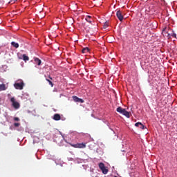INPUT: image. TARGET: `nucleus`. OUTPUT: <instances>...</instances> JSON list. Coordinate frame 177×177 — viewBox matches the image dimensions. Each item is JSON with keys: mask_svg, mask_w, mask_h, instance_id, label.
<instances>
[{"mask_svg": "<svg viewBox=\"0 0 177 177\" xmlns=\"http://www.w3.org/2000/svg\"><path fill=\"white\" fill-rule=\"evenodd\" d=\"M114 177H117V176H115Z\"/></svg>", "mask_w": 177, "mask_h": 177, "instance_id": "412c9836", "label": "nucleus"}, {"mask_svg": "<svg viewBox=\"0 0 177 177\" xmlns=\"http://www.w3.org/2000/svg\"><path fill=\"white\" fill-rule=\"evenodd\" d=\"M73 99L74 102H76L77 103H84V100H82L81 98H78V97H77V96H73Z\"/></svg>", "mask_w": 177, "mask_h": 177, "instance_id": "6e6552de", "label": "nucleus"}, {"mask_svg": "<svg viewBox=\"0 0 177 177\" xmlns=\"http://www.w3.org/2000/svg\"><path fill=\"white\" fill-rule=\"evenodd\" d=\"M171 37H173L174 38H176V34L173 33V35H171Z\"/></svg>", "mask_w": 177, "mask_h": 177, "instance_id": "aec40b11", "label": "nucleus"}, {"mask_svg": "<svg viewBox=\"0 0 177 177\" xmlns=\"http://www.w3.org/2000/svg\"><path fill=\"white\" fill-rule=\"evenodd\" d=\"M14 86L15 89H19L20 91H21L23 88H24V82H23V80H20V82L15 83Z\"/></svg>", "mask_w": 177, "mask_h": 177, "instance_id": "7ed1b4c3", "label": "nucleus"}, {"mask_svg": "<svg viewBox=\"0 0 177 177\" xmlns=\"http://www.w3.org/2000/svg\"><path fill=\"white\" fill-rule=\"evenodd\" d=\"M116 16L120 21H122V20H124V15H122V12H121V10H118L116 12Z\"/></svg>", "mask_w": 177, "mask_h": 177, "instance_id": "423d86ee", "label": "nucleus"}, {"mask_svg": "<svg viewBox=\"0 0 177 177\" xmlns=\"http://www.w3.org/2000/svg\"><path fill=\"white\" fill-rule=\"evenodd\" d=\"M109 27V22H105L104 24V28H107Z\"/></svg>", "mask_w": 177, "mask_h": 177, "instance_id": "f3484780", "label": "nucleus"}, {"mask_svg": "<svg viewBox=\"0 0 177 177\" xmlns=\"http://www.w3.org/2000/svg\"><path fill=\"white\" fill-rule=\"evenodd\" d=\"M10 102L12 103V106L15 109H19L20 107V104L16 101L15 97H11Z\"/></svg>", "mask_w": 177, "mask_h": 177, "instance_id": "39448f33", "label": "nucleus"}, {"mask_svg": "<svg viewBox=\"0 0 177 177\" xmlns=\"http://www.w3.org/2000/svg\"><path fill=\"white\" fill-rule=\"evenodd\" d=\"M11 45L12 46H14V48H19V44H17V43H16L15 41L11 42Z\"/></svg>", "mask_w": 177, "mask_h": 177, "instance_id": "2eb2a0df", "label": "nucleus"}, {"mask_svg": "<svg viewBox=\"0 0 177 177\" xmlns=\"http://www.w3.org/2000/svg\"><path fill=\"white\" fill-rule=\"evenodd\" d=\"M88 52H89V48H84L82 50V53H88Z\"/></svg>", "mask_w": 177, "mask_h": 177, "instance_id": "dca6fc26", "label": "nucleus"}, {"mask_svg": "<svg viewBox=\"0 0 177 177\" xmlns=\"http://www.w3.org/2000/svg\"><path fill=\"white\" fill-rule=\"evenodd\" d=\"M140 127V129H145V128H146V127H145V125H143V124H142V122H138L137 123L135 124V127Z\"/></svg>", "mask_w": 177, "mask_h": 177, "instance_id": "f8f14e48", "label": "nucleus"}, {"mask_svg": "<svg viewBox=\"0 0 177 177\" xmlns=\"http://www.w3.org/2000/svg\"><path fill=\"white\" fill-rule=\"evenodd\" d=\"M23 60H24V62H28V60H30V57H28L26 54H24Z\"/></svg>", "mask_w": 177, "mask_h": 177, "instance_id": "4468645a", "label": "nucleus"}, {"mask_svg": "<svg viewBox=\"0 0 177 177\" xmlns=\"http://www.w3.org/2000/svg\"><path fill=\"white\" fill-rule=\"evenodd\" d=\"M99 168L101 169V171H102V174H104V175H106V174L109 172V169H107V168H106V167L104 166V163H103V162H100L99 164Z\"/></svg>", "mask_w": 177, "mask_h": 177, "instance_id": "20e7f679", "label": "nucleus"}, {"mask_svg": "<svg viewBox=\"0 0 177 177\" xmlns=\"http://www.w3.org/2000/svg\"><path fill=\"white\" fill-rule=\"evenodd\" d=\"M34 61L35 64H37V66H41V63H42V61H41L38 57H35Z\"/></svg>", "mask_w": 177, "mask_h": 177, "instance_id": "9d476101", "label": "nucleus"}, {"mask_svg": "<svg viewBox=\"0 0 177 177\" xmlns=\"http://www.w3.org/2000/svg\"><path fill=\"white\" fill-rule=\"evenodd\" d=\"M14 121H20V119L19 118H15Z\"/></svg>", "mask_w": 177, "mask_h": 177, "instance_id": "6ab92c4d", "label": "nucleus"}, {"mask_svg": "<svg viewBox=\"0 0 177 177\" xmlns=\"http://www.w3.org/2000/svg\"><path fill=\"white\" fill-rule=\"evenodd\" d=\"M85 20L86 21H87V23H90V24H92V23L93 22V19H92V17L89 15L86 17Z\"/></svg>", "mask_w": 177, "mask_h": 177, "instance_id": "1a4fd4ad", "label": "nucleus"}, {"mask_svg": "<svg viewBox=\"0 0 177 177\" xmlns=\"http://www.w3.org/2000/svg\"><path fill=\"white\" fill-rule=\"evenodd\" d=\"M6 89H8V87H6L5 84H0V91H6Z\"/></svg>", "mask_w": 177, "mask_h": 177, "instance_id": "ddd939ff", "label": "nucleus"}, {"mask_svg": "<svg viewBox=\"0 0 177 177\" xmlns=\"http://www.w3.org/2000/svg\"><path fill=\"white\" fill-rule=\"evenodd\" d=\"M116 111H118V113H120V114H122L123 115H125V117H127V118H131V113L127 111V109H122V107L121 106L118 107Z\"/></svg>", "mask_w": 177, "mask_h": 177, "instance_id": "f257e3e1", "label": "nucleus"}, {"mask_svg": "<svg viewBox=\"0 0 177 177\" xmlns=\"http://www.w3.org/2000/svg\"><path fill=\"white\" fill-rule=\"evenodd\" d=\"M71 146H72V147H75V149H85V147H86V143H77V144H71Z\"/></svg>", "mask_w": 177, "mask_h": 177, "instance_id": "f03ea898", "label": "nucleus"}, {"mask_svg": "<svg viewBox=\"0 0 177 177\" xmlns=\"http://www.w3.org/2000/svg\"><path fill=\"white\" fill-rule=\"evenodd\" d=\"M46 80L48 82L49 85L50 86L53 87V82H52V80H53L52 77H50V75H48V77L45 76Z\"/></svg>", "mask_w": 177, "mask_h": 177, "instance_id": "0eeeda50", "label": "nucleus"}, {"mask_svg": "<svg viewBox=\"0 0 177 177\" xmlns=\"http://www.w3.org/2000/svg\"><path fill=\"white\" fill-rule=\"evenodd\" d=\"M61 118L62 117H60V115L59 113H55L53 116V120H55V121H59Z\"/></svg>", "mask_w": 177, "mask_h": 177, "instance_id": "9b49d317", "label": "nucleus"}, {"mask_svg": "<svg viewBox=\"0 0 177 177\" xmlns=\"http://www.w3.org/2000/svg\"><path fill=\"white\" fill-rule=\"evenodd\" d=\"M14 127H15L16 128H17L18 127H20V123H15Z\"/></svg>", "mask_w": 177, "mask_h": 177, "instance_id": "a211bd4d", "label": "nucleus"}]
</instances>
